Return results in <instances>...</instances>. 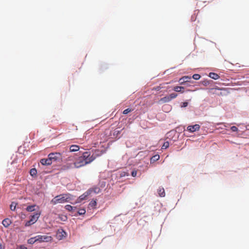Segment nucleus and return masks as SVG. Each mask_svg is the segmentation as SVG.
Instances as JSON below:
<instances>
[{
	"label": "nucleus",
	"mask_w": 249,
	"mask_h": 249,
	"mask_svg": "<svg viewBox=\"0 0 249 249\" xmlns=\"http://www.w3.org/2000/svg\"><path fill=\"white\" fill-rule=\"evenodd\" d=\"M70 198L68 194H62L54 197L51 201L53 205L69 202Z\"/></svg>",
	"instance_id": "f257e3e1"
},
{
	"label": "nucleus",
	"mask_w": 249,
	"mask_h": 249,
	"mask_svg": "<svg viewBox=\"0 0 249 249\" xmlns=\"http://www.w3.org/2000/svg\"><path fill=\"white\" fill-rule=\"evenodd\" d=\"M36 238L37 241L39 243L51 242L53 239L52 236L48 235H37L36 236Z\"/></svg>",
	"instance_id": "f03ea898"
},
{
	"label": "nucleus",
	"mask_w": 249,
	"mask_h": 249,
	"mask_svg": "<svg viewBox=\"0 0 249 249\" xmlns=\"http://www.w3.org/2000/svg\"><path fill=\"white\" fill-rule=\"evenodd\" d=\"M48 157L51 158L53 162L62 160V156L59 153H51L48 155Z\"/></svg>",
	"instance_id": "7ed1b4c3"
},
{
	"label": "nucleus",
	"mask_w": 249,
	"mask_h": 249,
	"mask_svg": "<svg viewBox=\"0 0 249 249\" xmlns=\"http://www.w3.org/2000/svg\"><path fill=\"white\" fill-rule=\"evenodd\" d=\"M88 162H85L83 160V159L82 158V156H80L76 161L74 162L73 164L74 165V167L75 168H80L82 166H84L87 164Z\"/></svg>",
	"instance_id": "20e7f679"
},
{
	"label": "nucleus",
	"mask_w": 249,
	"mask_h": 249,
	"mask_svg": "<svg viewBox=\"0 0 249 249\" xmlns=\"http://www.w3.org/2000/svg\"><path fill=\"white\" fill-rule=\"evenodd\" d=\"M82 158L85 162H88L87 164L93 161V159L91 158L89 152H85L82 154Z\"/></svg>",
	"instance_id": "39448f33"
},
{
	"label": "nucleus",
	"mask_w": 249,
	"mask_h": 249,
	"mask_svg": "<svg viewBox=\"0 0 249 249\" xmlns=\"http://www.w3.org/2000/svg\"><path fill=\"white\" fill-rule=\"evenodd\" d=\"M92 192V190L91 189L88 190L87 191L85 192L83 194H82L79 197V198L77 200V201L78 202H80L82 200L86 199L87 197L88 196H89V195H90Z\"/></svg>",
	"instance_id": "423d86ee"
},
{
	"label": "nucleus",
	"mask_w": 249,
	"mask_h": 249,
	"mask_svg": "<svg viewBox=\"0 0 249 249\" xmlns=\"http://www.w3.org/2000/svg\"><path fill=\"white\" fill-rule=\"evenodd\" d=\"M200 126L199 124H196L193 125H189L187 127V130L191 132H194L199 129Z\"/></svg>",
	"instance_id": "0eeeda50"
},
{
	"label": "nucleus",
	"mask_w": 249,
	"mask_h": 249,
	"mask_svg": "<svg viewBox=\"0 0 249 249\" xmlns=\"http://www.w3.org/2000/svg\"><path fill=\"white\" fill-rule=\"evenodd\" d=\"M40 163L43 165H50L52 164L53 161L50 158L48 157L47 159H42L40 160Z\"/></svg>",
	"instance_id": "6e6552de"
},
{
	"label": "nucleus",
	"mask_w": 249,
	"mask_h": 249,
	"mask_svg": "<svg viewBox=\"0 0 249 249\" xmlns=\"http://www.w3.org/2000/svg\"><path fill=\"white\" fill-rule=\"evenodd\" d=\"M103 154L102 151L98 149H96L93 152L92 155H90L91 158L93 159V160L96 159L98 157L101 156Z\"/></svg>",
	"instance_id": "1a4fd4ad"
},
{
	"label": "nucleus",
	"mask_w": 249,
	"mask_h": 249,
	"mask_svg": "<svg viewBox=\"0 0 249 249\" xmlns=\"http://www.w3.org/2000/svg\"><path fill=\"white\" fill-rule=\"evenodd\" d=\"M40 215V213H36L34 215H32L30 218V220L33 223H35L37 221Z\"/></svg>",
	"instance_id": "9d476101"
},
{
	"label": "nucleus",
	"mask_w": 249,
	"mask_h": 249,
	"mask_svg": "<svg viewBox=\"0 0 249 249\" xmlns=\"http://www.w3.org/2000/svg\"><path fill=\"white\" fill-rule=\"evenodd\" d=\"M191 79V77L185 76L180 78L178 81L180 85H183L184 83L189 82Z\"/></svg>",
	"instance_id": "9b49d317"
},
{
	"label": "nucleus",
	"mask_w": 249,
	"mask_h": 249,
	"mask_svg": "<svg viewBox=\"0 0 249 249\" xmlns=\"http://www.w3.org/2000/svg\"><path fill=\"white\" fill-rule=\"evenodd\" d=\"M171 101L169 95L166 96L163 98H161L159 101V103L160 104L165 103L169 102Z\"/></svg>",
	"instance_id": "f8f14e48"
},
{
	"label": "nucleus",
	"mask_w": 249,
	"mask_h": 249,
	"mask_svg": "<svg viewBox=\"0 0 249 249\" xmlns=\"http://www.w3.org/2000/svg\"><path fill=\"white\" fill-rule=\"evenodd\" d=\"M12 223V222L11 220L9 218H5L4 220H3L2 222V224L3 225L4 227L7 228Z\"/></svg>",
	"instance_id": "ddd939ff"
},
{
	"label": "nucleus",
	"mask_w": 249,
	"mask_h": 249,
	"mask_svg": "<svg viewBox=\"0 0 249 249\" xmlns=\"http://www.w3.org/2000/svg\"><path fill=\"white\" fill-rule=\"evenodd\" d=\"M80 147L78 145H71L70 146V151L71 152L78 151Z\"/></svg>",
	"instance_id": "4468645a"
},
{
	"label": "nucleus",
	"mask_w": 249,
	"mask_h": 249,
	"mask_svg": "<svg viewBox=\"0 0 249 249\" xmlns=\"http://www.w3.org/2000/svg\"><path fill=\"white\" fill-rule=\"evenodd\" d=\"M184 89V88L183 87H181V86H175L173 89L174 91H175L176 92H181V93L184 92V90H183Z\"/></svg>",
	"instance_id": "2eb2a0df"
},
{
	"label": "nucleus",
	"mask_w": 249,
	"mask_h": 249,
	"mask_svg": "<svg viewBox=\"0 0 249 249\" xmlns=\"http://www.w3.org/2000/svg\"><path fill=\"white\" fill-rule=\"evenodd\" d=\"M209 76L210 77L214 80H217L220 77L217 73L214 72H210Z\"/></svg>",
	"instance_id": "dca6fc26"
},
{
	"label": "nucleus",
	"mask_w": 249,
	"mask_h": 249,
	"mask_svg": "<svg viewBox=\"0 0 249 249\" xmlns=\"http://www.w3.org/2000/svg\"><path fill=\"white\" fill-rule=\"evenodd\" d=\"M36 207V205L28 206L26 208V210L28 212H32L36 211V209H35Z\"/></svg>",
	"instance_id": "f3484780"
},
{
	"label": "nucleus",
	"mask_w": 249,
	"mask_h": 249,
	"mask_svg": "<svg viewBox=\"0 0 249 249\" xmlns=\"http://www.w3.org/2000/svg\"><path fill=\"white\" fill-rule=\"evenodd\" d=\"M158 194L160 197H164L165 195L164 189L163 188H160L158 189Z\"/></svg>",
	"instance_id": "a211bd4d"
},
{
	"label": "nucleus",
	"mask_w": 249,
	"mask_h": 249,
	"mask_svg": "<svg viewBox=\"0 0 249 249\" xmlns=\"http://www.w3.org/2000/svg\"><path fill=\"white\" fill-rule=\"evenodd\" d=\"M37 242L36 236L34 237L31 238L28 240V243L29 244H33L35 242Z\"/></svg>",
	"instance_id": "6ab92c4d"
},
{
	"label": "nucleus",
	"mask_w": 249,
	"mask_h": 249,
	"mask_svg": "<svg viewBox=\"0 0 249 249\" xmlns=\"http://www.w3.org/2000/svg\"><path fill=\"white\" fill-rule=\"evenodd\" d=\"M30 174L31 176L34 177L36 176L37 174V171L35 168H32L30 171Z\"/></svg>",
	"instance_id": "aec40b11"
},
{
	"label": "nucleus",
	"mask_w": 249,
	"mask_h": 249,
	"mask_svg": "<svg viewBox=\"0 0 249 249\" xmlns=\"http://www.w3.org/2000/svg\"><path fill=\"white\" fill-rule=\"evenodd\" d=\"M65 209L69 212L72 211L73 209H75V207L71 206V205H66L65 206Z\"/></svg>",
	"instance_id": "412c9836"
},
{
	"label": "nucleus",
	"mask_w": 249,
	"mask_h": 249,
	"mask_svg": "<svg viewBox=\"0 0 249 249\" xmlns=\"http://www.w3.org/2000/svg\"><path fill=\"white\" fill-rule=\"evenodd\" d=\"M17 203L15 202H12L10 205V209L12 211H15L17 206Z\"/></svg>",
	"instance_id": "4be33fe9"
},
{
	"label": "nucleus",
	"mask_w": 249,
	"mask_h": 249,
	"mask_svg": "<svg viewBox=\"0 0 249 249\" xmlns=\"http://www.w3.org/2000/svg\"><path fill=\"white\" fill-rule=\"evenodd\" d=\"M159 159H160V156L159 155H155L151 158V161H156L158 160Z\"/></svg>",
	"instance_id": "5701e85b"
},
{
	"label": "nucleus",
	"mask_w": 249,
	"mask_h": 249,
	"mask_svg": "<svg viewBox=\"0 0 249 249\" xmlns=\"http://www.w3.org/2000/svg\"><path fill=\"white\" fill-rule=\"evenodd\" d=\"M169 96L171 101L172 99L176 98L178 96V94L175 92H173V93H171L169 95Z\"/></svg>",
	"instance_id": "b1692460"
},
{
	"label": "nucleus",
	"mask_w": 249,
	"mask_h": 249,
	"mask_svg": "<svg viewBox=\"0 0 249 249\" xmlns=\"http://www.w3.org/2000/svg\"><path fill=\"white\" fill-rule=\"evenodd\" d=\"M169 143L168 142H165L163 143L162 146V147L161 148L163 149H165L166 148H167L168 147H169Z\"/></svg>",
	"instance_id": "393cba45"
},
{
	"label": "nucleus",
	"mask_w": 249,
	"mask_h": 249,
	"mask_svg": "<svg viewBox=\"0 0 249 249\" xmlns=\"http://www.w3.org/2000/svg\"><path fill=\"white\" fill-rule=\"evenodd\" d=\"M78 213L79 215H83L86 213V210L85 209H81L78 211Z\"/></svg>",
	"instance_id": "a878e982"
},
{
	"label": "nucleus",
	"mask_w": 249,
	"mask_h": 249,
	"mask_svg": "<svg viewBox=\"0 0 249 249\" xmlns=\"http://www.w3.org/2000/svg\"><path fill=\"white\" fill-rule=\"evenodd\" d=\"M200 75L198 74H195L193 75L192 77L195 80H198L200 78Z\"/></svg>",
	"instance_id": "bb28decb"
},
{
	"label": "nucleus",
	"mask_w": 249,
	"mask_h": 249,
	"mask_svg": "<svg viewBox=\"0 0 249 249\" xmlns=\"http://www.w3.org/2000/svg\"><path fill=\"white\" fill-rule=\"evenodd\" d=\"M231 129L232 132H237L238 130V128L235 126H232L231 127Z\"/></svg>",
	"instance_id": "cd10ccee"
},
{
	"label": "nucleus",
	"mask_w": 249,
	"mask_h": 249,
	"mask_svg": "<svg viewBox=\"0 0 249 249\" xmlns=\"http://www.w3.org/2000/svg\"><path fill=\"white\" fill-rule=\"evenodd\" d=\"M34 223H33V222H31V221L30 220L29 221H26V222L25 224V226L26 227H28V226H31V225H32Z\"/></svg>",
	"instance_id": "c85d7f7f"
},
{
	"label": "nucleus",
	"mask_w": 249,
	"mask_h": 249,
	"mask_svg": "<svg viewBox=\"0 0 249 249\" xmlns=\"http://www.w3.org/2000/svg\"><path fill=\"white\" fill-rule=\"evenodd\" d=\"M132 111V110L130 108H127L124 110L123 114H127V113L130 112Z\"/></svg>",
	"instance_id": "c756f323"
},
{
	"label": "nucleus",
	"mask_w": 249,
	"mask_h": 249,
	"mask_svg": "<svg viewBox=\"0 0 249 249\" xmlns=\"http://www.w3.org/2000/svg\"><path fill=\"white\" fill-rule=\"evenodd\" d=\"M188 105V103L186 102H184L182 103V105H181V107H186Z\"/></svg>",
	"instance_id": "7c9ffc66"
},
{
	"label": "nucleus",
	"mask_w": 249,
	"mask_h": 249,
	"mask_svg": "<svg viewBox=\"0 0 249 249\" xmlns=\"http://www.w3.org/2000/svg\"><path fill=\"white\" fill-rule=\"evenodd\" d=\"M137 171L133 170L131 172V175H132V177H135L136 176V175H137Z\"/></svg>",
	"instance_id": "2f4dec72"
},
{
	"label": "nucleus",
	"mask_w": 249,
	"mask_h": 249,
	"mask_svg": "<svg viewBox=\"0 0 249 249\" xmlns=\"http://www.w3.org/2000/svg\"><path fill=\"white\" fill-rule=\"evenodd\" d=\"M93 191H94V192L95 193H98L99 192V190L100 189L98 188H94V190H93L92 189H91Z\"/></svg>",
	"instance_id": "473e14b6"
},
{
	"label": "nucleus",
	"mask_w": 249,
	"mask_h": 249,
	"mask_svg": "<svg viewBox=\"0 0 249 249\" xmlns=\"http://www.w3.org/2000/svg\"><path fill=\"white\" fill-rule=\"evenodd\" d=\"M92 204L93 205H96V202L95 201H94L93 202H92Z\"/></svg>",
	"instance_id": "72a5a7b5"
},
{
	"label": "nucleus",
	"mask_w": 249,
	"mask_h": 249,
	"mask_svg": "<svg viewBox=\"0 0 249 249\" xmlns=\"http://www.w3.org/2000/svg\"><path fill=\"white\" fill-rule=\"evenodd\" d=\"M67 161H71V159H70V157H69L67 160Z\"/></svg>",
	"instance_id": "f704fd0d"
},
{
	"label": "nucleus",
	"mask_w": 249,
	"mask_h": 249,
	"mask_svg": "<svg viewBox=\"0 0 249 249\" xmlns=\"http://www.w3.org/2000/svg\"><path fill=\"white\" fill-rule=\"evenodd\" d=\"M0 249H3L2 246H1V245L0 244Z\"/></svg>",
	"instance_id": "c9c22d12"
},
{
	"label": "nucleus",
	"mask_w": 249,
	"mask_h": 249,
	"mask_svg": "<svg viewBox=\"0 0 249 249\" xmlns=\"http://www.w3.org/2000/svg\"><path fill=\"white\" fill-rule=\"evenodd\" d=\"M187 91H191V90L190 89H188V90H187Z\"/></svg>",
	"instance_id": "e433bc0d"
}]
</instances>
